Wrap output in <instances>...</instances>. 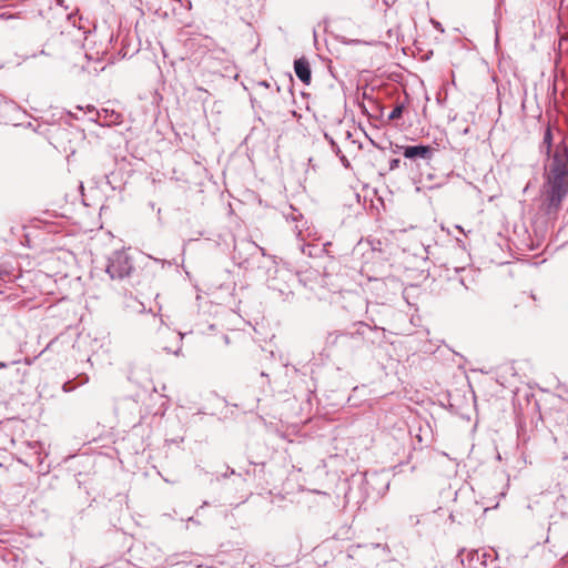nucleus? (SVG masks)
Masks as SVG:
<instances>
[{"instance_id": "39448f33", "label": "nucleus", "mask_w": 568, "mask_h": 568, "mask_svg": "<svg viewBox=\"0 0 568 568\" xmlns=\"http://www.w3.org/2000/svg\"><path fill=\"white\" fill-rule=\"evenodd\" d=\"M365 481L367 487L375 490L378 497L384 496L389 488V481L383 475H379L375 471L366 473Z\"/></svg>"}, {"instance_id": "aec40b11", "label": "nucleus", "mask_w": 568, "mask_h": 568, "mask_svg": "<svg viewBox=\"0 0 568 568\" xmlns=\"http://www.w3.org/2000/svg\"><path fill=\"white\" fill-rule=\"evenodd\" d=\"M8 367V364L4 363V362H0V368H7Z\"/></svg>"}, {"instance_id": "f03ea898", "label": "nucleus", "mask_w": 568, "mask_h": 568, "mask_svg": "<svg viewBox=\"0 0 568 568\" xmlns=\"http://www.w3.org/2000/svg\"><path fill=\"white\" fill-rule=\"evenodd\" d=\"M133 270V260L125 250H116L108 257L105 272L112 280L129 277Z\"/></svg>"}, {"instance_id": "0eeeda50", "label": "nucleus", "mask_w": 568, "mask_h": 568, "mask_svg": "<svg viewBox=\"0 0 568 568\" xmlns=\"http://www.w3.org/2000/svg\"><path fill=\"white\" fill-rule=\"evenodd\" d=\"M356 329L353 332H343V335L347 336V346L358 345L365 335V331H371V326L359 322L356 324Z\"/></svg>"}, {"instance_id": "6ab92c4d", "label": "nucleus", "mask_w": 568, "mask_h": 568, "mask_svg": "<svg viewBox=\"0 0 568 568\" xmlns=\"http://www.w3.org/2000/svg\"><path fill=\"white\" fill-rule=\"evenodd\" d=\"M258 85L264 87V88H268V87H270L268 82H267V81H265V80H264V81L258 82Z\"/></svg>"}, {"instance_id": "9d476101", "label": "nucleus", "mask_w": 568, "mask_h": 568, "mask_svg": "<svg viewBox=\"0 0 568 568\" xmlns=\"http://www.w3.org/2000/svg\"><path fill=\"white\" fill-rule=\"evenodd\" d=\"M84 113H88L90 121L97 122L100 125H104L103 122H101V113L98 110H95L93 105H88L87 111Z\"/></svg>"}, {"instance_id": "f257e3e1", "label": "nucleus", "mask_w": 568, "mask_h": 568, "mask_svg": "<svg viewBox=\"0 0 568 568\" xmlns=\"http://www.w3.org/2000/svg\"><path fill=\"white\" fill-rule=\"evenodd\" d=\"M540 150L548 159L544 169L541 206L546 214H557L568 194V138L556 144L552 152V132L548 126Z\"/></svg>"}, {"instance_id": "b1692460", "label": "nucleus", "mask_w": 568, "mask_h": 568, "mask_svg": "<svg viewBox=\"0 0 568 568\" xmlns=\"http://www.w3.org/2000/svg\"><path fill=\"white\" fill-rule=\"evenodd\" d=\"M468 132H469V128L467 126V128L463 131V133H464V134H467Z\"/></svg>"}, {"instance_id": "f8f14e48", "label": "nucleus", "mask_w": 568, "mask_h": 568, "mask_svg": "<svg viewBox=\"0 0 568 568\" xmlns=\"http://www.w3.org/2000/svg\"><path fill=\"white\" fill-rule=\"evenodd\" d=\"M175 337H176L178 344H179L178 348L175 351H172L170 347L163 346V351H165L166 353H173L174 355L178 356L181 352V345H182V339H183L184 335L182 333H179Z\"/></svg>"}, {"instance_id": "20e7f679", "label": "nucleus", "mask_w": 568, "mask_h": 568, "mask_svg": "<svg viewBox=\"0 0 568 568\" xmlns=\"http://www.w3.org/2000/svg\"><path fill=\"white\" fill-rule=\"evenodd\" d=\"M403 155L406 159L416 161V160H432L435 149L430 145L416 144V145H405L402 146Z\"/></svg>"}, {"instance_id": "6e6552de", "label": "nucleus", "mask_w": 568, "mask_h": 568, "mask_svg": "<svg viewBox=\"0 0 568 568\" xmlns=\"http://www.w3.org/2000/svg\"><path fill=\"white\" fill-rule=\"evenodd\" d=\"M325 345L327 348L332 347H347V336L343 332H332L326 336Z\"/></svg>"}, {"instance_id": "4be33fe9", "label": "nucleus", "mask_w": 568, "mask_h": 568, "mask_svg": "<svg viewBox=\"0 0 568 568\" xmlns=\"http://www.w3.org/2000/svg\"><path fill=\"white\" fill-rule=\"evenodd\" d=\"M69 115L78 119L77 114H74L72 111H69Z\"/></svg>"}, {"instance_id": "ddd939ff", "label": "nucleus", "mask_w": 568, "mask_h": 568, "mask_svg": "<svg viewBox=\"0 0 568 568\" xmlns=\"http://www.w3.org/2000/svg\"><path fill=\"white\" fill-rule=\"evenodd\" d=\"M19 13H10L9 11L0 12V19L1 20H10V19H18Z\"/></svg>"}, {"instance_id": "1a4fd4ad", "label": "nucleus", "mask_w": 568, "mask_h": 568, "mask_svg": "<svg viewBox=\"0 0 568 568\" xmlns=\"http://www.w3.org/2000/svg\"><path fill=\"white\" fill-rule=\"evenodd\" d=\"M325 138L326 140L329 142V145H331V149L332 151L334 152V154L336 156H338L339 161L342 162L343 166L348 169L351 168V163L348 161V159L346 158V155L342 152L341 148L338 146V144L332 139L329 138L327 134H325Z\"/></svg>"}, {"instance_id": "a211bd4d", "label": "nucleus", "mask_w": 568, "mask_h": 568, "mask_svg": "<svg viewBox=\"0 0 568 568\" xmlns=\"http://www.w3.org/2000/svg\"><path fill=\"white\" fill-rule=\"evenodd\" d=\"M7 564L3 557L0 555V568H6Z\"/></svg>"}, {"instance_id": "423d86ee", "label": "nucleus", "mask_w": 568, "mask_h": 568, "mask_svg": "<svg viewBox=\"0 0 568 568\" xmlns=\"http://www.w3.org/2000/svg\"><path fill=\"white\" fill-rule=\"evenodd\" d=\"M294 71L296 77L306 85L311 83L312 71L307 59L304 57L298 58L294 61Z\"/></svg>"}, {"instance_id": "cd10ccee", "label": "nucleus", "mask_w": 568, "mask_h": 568, "mask_svg": "<svg viewBox=\"0 0 568 568\" xmlns=\"http://www.w3.org/2000/svg\"><path fill=\"white\" fill-rule=\"evenodd\" d=\"M301 235H302V231H301V230H298V232H297V236H301Z\"/></svg>"}, {"instance_id": "f3484780", "label": "nucleus", "mask_w": 568, "mask_h": 568, "mask_svg": "<svg viewBox=\"0 0 568 568\" xmlns=\"http://www.w3.org/2000/svg\"><path fill=\"white\" fill-rule=\"evenodd\" d=\"M306 248H311V246L310 245H300V250L303 254H307V255L312 256V251L311 250L306 251Z\"/></svg>"}, {"instance_id": "412c9836", "label": "nucleus", "mask_w": 568, "mask_h": 568, "mask_svg": "<svg viewBox=\"0 0 568 568\" xmlns=\"http://www.w3.org/2000/svg\"><path fill=\"white\" fill-rule=\"evenodd\" d=\"M245 264L248 265V260L247 258H245L243 262L240 263V265H245Z\"/></svg>"}, {"instance_id": "a878e982", "label": "nucleus", "mask_w": 568, "mask_h": 568, "mask_svg": "<svg viewBox=\"0 0 568 568\" xmlns=\"http://www.w3.org/2000/svg\"><path fill=\"white\" fill-rule=\"evenodd\" d=\"M224 339H225V343H229V337L226 335L224 336Z\"/></svg>"}, {"instance_id": "5701e85b", "label": "nucleus", "mask_w": 568, "mask_h": 568, "mask_svg": "<svg viewBox=\"0 0 568 568\" xmlns=\"http://www.w3.org/2000/svg\"><path fill=\"white\" fill-rule=\"evenodd\" d=\"M40 54L48 55L49 53H47V52H45V50H44V49H42V50L40 51Z\"/></svg>"}, {"instance_id": "2eb2a0df", "label": "nucleus", "mask_w": 568, "mask_h": 568, "mask_svg": "<svg viewBox=\"0 0 568 568\" xmlns=\"http://www.w3.org/2000/svg\"><path fill=\"white\" fill-rule=\"evenodd\" d=\"M74 388H75V386L72 384V382H71V381H68V382H65V383L62 385V389H63V392H65V393L72 392Z\"/></svg>"}, {"instance_id": "7ed1b4c3", "label": "nucleus", "mask_w": 568, "mask_h": 568, "mask_svg": "<svg viewBox=\"0 0 568 568\" xmlns=\"http://www.w3.org/2000/svg\"><path fill=\"white\" fill-rule=\"evenodd\" d=\"M458 557L464 566L468 568H495V558L484 549H473L466 551L463 549Z\"/></svg>"}, {"instance_id": "393cba45", "label": "nucleus", "mask_w": 568, "mask_h": 568, "mask_svg": "<svg viewBox=\"0 0 568 568\" xmlns=\"http://www.w3.org/2000/svg\"><path fill=\"white\" fill-rule=\"evenodd\" d=\"M75 109H77L78 111H83V108H82V106H80V105H78Z\"/></svg>"}, {"instance_id": "4468645a", "label": "nucleus", "mask_w": 568, "mask_h": 568, "mask_svg": "<svg viewBox=\"0 0 568 568\" xmlns=\"http://www.w3.org/2000/svg\"><path fill=\"white\" fill-rule=\"evenodd\" d=\"M246 246H247L248 248H253V250H254V251H256V252H257V251H258V252H261V254H262L263 256L265 255V251H264V248H263V247H261V246H258V245H256L255 243H250V242H248V243H246Z\"/></svg>"}, {"instance_id": "dca6fc26", "label": "nucleus", "mask_w": 568, "mask_h": 568, "mask_svg": "<svg viewBox=\"0 0 568 568\" xmlns=\"http://www.w3.org/2000/svg\"><path fill=\"white\" fill-rule=\"evenodd\" d=\"M399 165H400V159L396 158V159H392L389 161V170H396L399 168Z\"/></svg>"}, {"instance_id": "9b49d317", "label": "nucleus", "mask_w": 568, "mask_h": 568, "mask_svg": "<svg viewBox=\"0 0 568 568\" xmlns=\"http://www.w3.org/2000/svg\"><path fill=\"white\" fill-rule=\"evenodd\" d=\"M404 110H405V104L404 103H398L393 109V111L388 114V120L389 121H395V120L400 119L403 113H404Z\"/></svg>"}, {"instance_id": "bb28decb", "label": "nucleus", "mask_w": 568, "mask_h": 568, "mask_svg": "<svg viewBox=\"0 0 568 568\" xmlns=\"http://www.w3.org/2000/svg\"><path fill=\"white\" fill-rule=\"evenodd\" d=\"M62 2H63V0H57L58 4H61Z\"/></svg>"}]
</instances>
